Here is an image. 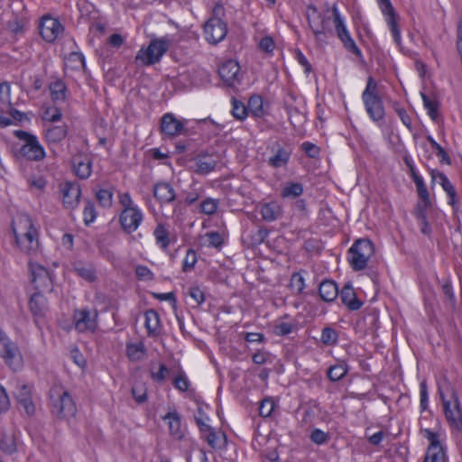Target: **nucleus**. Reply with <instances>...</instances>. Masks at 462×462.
Returning <instances> with one entry per match:
<instances>
[{
	"label": "nucleus",
	"mask_w": 462,
	"mask_h": 462,
	"mask_svg": "<svg viewBox=\"0 0 462 462\" xmlns=\"http://www.w3.org/2000/svg\"><path fill=\"white\" fill-rule=\"evenodd\" d=\"M15 243L19 249L32 254L39 249V236L32 218L26 214H19L12 223Z\"/></svg>",
	"instance_id": "1"
},
{
	"label": "nucleus",
	"mask_w": 462,
	"mask_h": 462,
	"mask_svg": "<svg viewBox=\"0 0 462 462\" xmlns=\"http://www.w3.org/2000/svg\"><path fill=\"white\" fill-rule=\"evenodd\" d=\"M51 412L60 420H68L75 416L76 404L67 390L61 385H54L49 393Z\"/></svg>",
	"instance_id": "2"
},
{
	"label": "nucleus",
	"mask_w": 462,
	"mask_h": 462,
	"mask_svg": "<svg viewBox=\"0 0 462 462\" xmlns=\"http://www.w3.org/2000/svg\"><path fill=\"white\" fill-rule=\"evenodd\" d=\"M439 395L448 427L452 431L462 433V405L458 394L452 389L450 394L447 396L439 388Z\"/></svg>",
	"instance_id": "3"
},
{
	"label": "nucleus",
	"mask_w": 462,
	"mask_h": 462,
	"mask_svg": "<svg viewBox=\"0 0 462 462\" xmlns=\"http://www.w3.org/2000/svg\"><path fill=\"white\" fill-rule=\"evenodd\" d=\"M309 24L316 37V40L323 42L327 38V34H333L331 28V21L333 20V8L328 9L326 13L321 14L314 6L309 7L307 15Z\"/></svg>",
	"instance_id": "4"
},
{
	"label": "nucleus",
	"mask_w": 462,
	"mask_h": 462,
	"mask_svg": "<svg viewBox=\"0 0 462 462\" xmlns=\"http://www.w3.org/2000/svg\"><path fill=\"white\" fill-rule=\"evenodd\" d=\"M374 254V246L371 240L358 239L348 250V262L354 271H362Z\"/></svg>",
	"instance_id": "5"
},
{
	"label": "nucleus",
	"mask_w": 462,
	"mask_h": 462,
	"mask_svg": "<svg viewBox=\"0 0 462 462\" xmlns=\"http://www.w3.org/2000/svg\"><path fill=\"white\" fill-rule=\"evenodd\" d=\"M168 41L157 39L150 42L147 48H141L134 59L135 63L150 66L159 62L168 50Z\"/></svg>",
	"instance_id": "6"
},
{
	"label": "nucleus",
	"mask_w": 462,
	"mask_h": 462,
	"mask_svg": "<svg viewBox=\"0 0 462 462\" xmlns=\"http://www.w3.org/2000/svg\"><path fill=\"white\" fill-rule=\"evenodd\" d=\"M0 356L14 371L23 367V356L18 346L0 328Z\"/></svg>",
	"instance_id": "7"
},
{
	"label": "nucleus",
	"mask_w": 462,
	"mask_h": 462,
	"mask_svg": "<svg viewBox=\"0 0 462 462\" xmlns=\"http://www.w3.org/2000/svg\"><path fill=\"white\" fill-rule=\"evenodd\" d=\"M14 397L19 409H23L28 417L35 414L36 407L33 402V386L22 381H18L14 391Z\"/></svg>",
	"instance_id": "8"
},
{
	"label": "nucleus",
	"mask_w": 462,
	"mask_h": 462,
	"mask_svg": "<svg viewBox=\"0 0 462 462\" xmlns=\"http://www.w3.org/2000/svg\"><path fill=\"white\" fill-rule=\"evenodd\" d=\"M15 135L24 141L20 150L22 156L31 161H41L45 157V151L36 136L22 130L16 131Z\"/></svg>",
	"instance_id": "9"
},
{
	"label": "nucleus",
	"mask_w": 462,
	"mask_h": 462,
	"mask_svg": "<svg viewBox=\"0 0 462 462\" xmlns=\"http://www.w3.org/2000/svg\"><path fill=\"white\" fill-rule=\"evenodd\" d=\"M98 313L96 310L87 308L75 310L73 312V324L79 333L94 332L97 328Z\"/></svg>",
	"instance_id": "10"
},
{
	"label": "nucleus",
	"mask_w": 462,
	"mask_h": 462,
	"mask_svg": "<svg viewBox=\"0 0 462 462\" xmlns=\"http://www.w3.org/2000/svg\"><path fill=\"white\" fill-rule=\"evenodd\" d=\"M333 23L335 25V30L337 37L342 42L344 47L356 57H362V52L360 49L356 44L355 41L350 36L349 32L347 31L345 23L340 16L339 11L336 5H333Z\"/></svg>",
	"instance_id": "11"
},
{
	"label": "nucleus",
	"mask_w": 462,
	"mask_h": 462,
	"mask_svg": "<svg viewBox=\"0 0 462 462\" xmlns=\"http://www.w3.org/2000/svg\"><path fill=\"white\" fill-rule=\"evenodd\" d=\"M29 268L32 275V283L36 292L46 293L53 290L52 279L49 271L41 264L29 262Z\"/></svg>",
	"instance_id": "12"
},
{
	"label": "nucleus",
	"mask_w": 462,
	"mask_h": 462,
	"mask_svg": "<svg viewBox=\"0 0 462 462\" xmlns=\"http://www.w3.org/2000/svg\"><path fill=\"white\" fill-rule=\"evenodd\" d=\"M227 33V25L220 17H210L204 24V36L210 44L222 42Z\"/></svg>",
	"instance_id": "13"
},
{
	"label": "nucleus",
	"mask_w": 462,
	"mask_h": 462,
	"mask_svg": "<svg viewBox=\"0 0 462 462\" xmlns=\"http://www.w3.org/2000/svg\"><path fill=\"white\" fill-rule=\"evenodd\" d=\"M143 219L142 210L137 208L122 209L119 215V223L124 232L132 234L138 229Z\"/></svg>",
	"instance_id": "14"
},
{
	"label": "nucleus",
	"mask_w": 462,
	"mask_h": 462,
	"mask_svg": "<svg viewBox=\"0 0 462 462\" xmlns=\"http://www.w3.org/2000/svg\"><path fill=\"white\" fill-rule=\"evenodd\" d=\"M218 73L228 87L234 88L241 81L240 66L234 60L223 63L218 69Z\"/></svg>",
	"instance_id": "15"
},
{
	"label": "nucleus",
	"mask_w": 462,
	"mask_h": 462,
	"mask_svg": "<svg viewBox=\"0 0 462 462\" xmlns=\"http://www.w3.org/2000/svg\"><path fill=\"white\" fill-rule=\"evenodd\" d=\"M63 31L61 23L55 18L44 16L40 24V33L48 42H53Z\"/></svg>",
	"instance_id": "16"
},
{
	"label": "nucleus",
	"mask_w": 462,
	"mask_h": 462,
	"mask_svg": "<svg viewBox=\"0 0 462 462\" xmlns=\"http://www.w3.org/2000/svg\"><path fill=\"white\" fill-rule=\"evenodd\" d=\"M60 191L65 208L74 209L78 207L81 195V189L78 183L65 182L61 186Z\"/></svg>",
	"instance_id": "17"
},
{
	"label": "nucleus",
	"mask_w": 462,
	"mask_h": 462,
	"mask_svg": "<svg viewBox=\"0 0 462 462\" xmlns=\"http://www.w3.org/2000/svg\"><path fill=\"white\" fill-rule=\"evenodd\" d=\"M379 6L384 15L387 16V24L393 33L394 42L397 44L401 43V33L397 25V17L394 8L390 0H377Z\"/></svg>",
	"instance_id": "18"
},
{
	"label": "nucleus",
	"mask_w": 462,
	"mask_h": 462,
	"mask_svg": "<svg viewBox=\"0 0 462 462\" xmlns=\"http://www.w3.org/2000/svg\"><path fill=\"white\" fill-rule=\"evenodd\" d=\"M161 130L170 137L178 136L184 131V124L173 114L167 113L161 119Z\"/></svg>",
	"instance_id": "19"
},
{
	"label": "nucleus",
	"mask_w": 462,
	"mask_h": 462,
	"mask_svg": "<svg viewBox=\"0 0 462 462\" xmlns=\"http://www.w3.org/2000/svg\"><path fill=\"white\" fill-rule=\"evenodd\" d=\"M364 102L365 110L369 116V117L374 121L378 122L384 117L385 112L383 104V100L380 96L378 97H362Z\"/></svg>",
	"instance_id": "20"
},
{
	"label": "nucleus",
	"mask_w": 462,
	"mask_h": 462,
	"mask_svg": "<svg viewBox=\"0 0 462 462\" xmlns=\"http://www.w3.org/2000/svg\"><path fill=\"white\" fill-rule=\"evenodd\" d=\"M338 294L342 303L350 310H357L363 305L362 301L357 299L356 293L349 282L343 286L340 293Z\"/></svg>",
	"instance_id": "21"
},
{
	"label": "nucleus",
	"mask_w": 462,
	"mask_h": 462,
	"mask_svg": "<svg viewBox=\"0 0 462 462\" xmlns=\"http://www.w3.org/2000/svg\"><path fill=\"white\" fill-rule=\"evenodd\" d=\"M91 160L87 155H75L72 165L76 175L80 179H88L92 171Z\"/></svg>",
	"instance_id": "22"
},
{
	"label": "nucleus",
	"mask_w": 462,
	"mask_h": 462,
	"mask_svg": "<svg viewBox=\"0 0 462 462\" xmlns=\"http://www.w3.org/2000/svg\"><path fill=\"white\" fill-rule=\"evenodd\" d=\"M430 175L433 181H437L438 180H439V184L449 198L448 204L454 207L456 203L457 192L455 187L449 181L448 177L438 170H432Z\"/></svg>",
	"instance_id": "23"
},
{
	"label": "nucleus",
	"mask_w": 462,
	"mask_h": 462,
	"mask_svg": "<svg viewBox=\"0 0 462 462\" xmlns=\"http://www.w3.org/2000/svg\"><path fill=\"white\" fill-rule=\"evenodd\" d=\"M29 306L35 318H42L48 310V301L43 293L35 292L32 295Z\"/></svg>",
	"instance_id": "24"
},
{
	"label": "nucleus",
	"mask_w": 462,
	"mask_h": 462,
	"mask_svg": "<svg viewBox=\"0 0 462 462\" xmlns=\"http://www.w3.org/2000/svg\"><path fill=\"white\" fill-rule=\"evenodd\" d=\"M153 196L160 203H170L175 199V191L171 184L159 182L154 185Z\"/></svg>",
	"instance_id": "25"
},
{
	"label": "nucleus",
	"mask_w": 462,
	"mask_h": 462,
	"mask_svg": "<svg viewBox=\"0 0 462 462\" xmlns=\"http://www.w3.org/2000/svg\"><path fill=\"white\" fill-rule=\"evenodd\" d=\"M217 164V161L213 155H199L195 160V172L201 175L208 174L213 171Z\"/></svg>",
	"instance_id": "26"
},
{
	"label": "nucleus",
	"mask_w": 462,
	"mask_h": 462,
	"mask_svg": "<svg viewBox=\"0 0 462 462\" xmlns=\"http://www.w3.org/2000/svg\"><path fill=\"white\" fill-rule=\"evenodd\" d=\"M337 283L331 280H324L319 287V294L326 302H332L338 296Z\"/></svg>",
	"instance_id": "27"
},
{
	"label": "nucleus",
	"mask_w": 462,
	"mask_h": 462,
	"mask_svg": "<svg viewBox=\"0 0 462 462\" xmlns=\"http://www.w3.org/2000/svg\"><path fill=\"white\" fill-rule=\"evenodd\" d=\"M73 270L79 277L88 282H92L97 279L96 270L89 263L76 261L73 263Z\"/></svg>",
	"instance_id": "28"
},
{
	"label": "nucleus",
	"mask_w": 462,
	"mask_h": 462,
	"mask_svg": "<svg viewBox=\"0 0 462 462\" xmlns=\"http://www.w3.org/2000/svg\"><path fill=\"white\" fill-rule=\"evenodd\" d=\"M260 214L264 221L273 222L282 215V209L277 202L270 201L261 205Z\"/></svg>",
	"instance_id": "29"
},
{
	"label": "nucleus",
	"mask_w": 462,
	"mask_h": 462,
	"mask_svg": "<svg viewBox=\"0 0 462 462\" xmlns=\"http://www.w3.org/2000/svg\"><path fill=\"white\" fill-rule=\"evenodd\" d=\"M68 134L66 125L51 126L45 131V139L48 143L56 144L60 143Z\"/></svg>",
	"instance_id": "30"
},
{
	"label": "nucleus",
	"mask_w": 462,
	"mask_h": 462,
	"mask_svg": "<svg viewBox=\"0 0 462 462\" xmlns=\"http://www.w3.org/2000/svg\"><path fill=\"white\" fill-rule=\"evenodd\" d=\"M153 236L159 247L166 251L171 243V234L166 226L162 223L157 224L153 231Z\"/></svg>",
	"instance_id": "31"
},
{
	"label": "nucleus",
	"mask_w": 462,
	"mask_h": 462,
	"mask_svg": "<svg viewBox=\"0 0 462 462\" xmlns=\"http://www.w3.org/2000/svg\"><path fill=\"white\" fill-rule=\"evenodd\" d=\"M163 420L167 421L170 433L176 439L182 438L180 417L177 411L168 412Z\"/></svg>",
	"instance_id": "32"
},
{
	"label": "nucleus",
	"mask_w": 462,
	"mask_h": 462,
	"mask_svg": "<svg viewBox=\"0 0 462 462\" xmlns=\"http://www.w3.org/2000/svg\"><path fill=\"white\" fill-rule=\"evenodd\" d=\"M126 355L131 361H141L146 356V347L143 342L126 344Z\"/></svg>",
	"instance_id": "33"
},
{
	"label": "nucleus",
	"mask_w": 462,
	"mask_h": 462,
	"mask_svg": "<svg viewBox=\"0 0 462 462\" xmlns=\"http://www.w3.org/2000/svg\"><path fill=\"white\" fill-rule=\"evenodd\" d=\"M51 97L54 102H64L66 99L67 87L61 79H56L50 83Z\"/></svg>",
	"instance_id": "34"
},
{
	"label": "nucleus",
	"mask_w": 462,
	"mask_h": 462,
	"mask_svg": "<svg viewBox=\"0 0 462 462\" xmlns=\"http://www.w3.org/2000/svg\"><path fill=\"white\" fill-rule=\"evenodd\" d=\"M94 192L95 197L101 207L106 208L112 207L114 196L112 188H96Z\"/></svg>",
	"instance_id": "35"
},
{
	"label": "nucleus",
	"mask_w": 462,
	"mask_h": 462,
	"mask_svg": "<svg viewBox=\"0 0 462 462\" xmlns=\"http://www.w3.org/2000/svg\"><path fill=\"white\" fill-rule=\"evenodd\" d=\"M145 328L149 336L158 334L160 317L156 310H149L145 312Z\"/></svg>",
	"instance_id": "36"
},
{
	"label": "nucleus",
	"mask_w": 462,
	"mask_h": 462,
	"mask_svg": "<svg viewBox=\"0 0 462 462\" xmlns=\"http://www.w3.org/2000/svg\"><path fill=\"white\" fill-rule=\"evenodd\" d=\"M291 157V152L280 147L277 152L269 158L268 163L273 168H281L285 166Z\"/></svg>",
	"instance_id": "37"
},
{
	"label": "nucleus",
	"mask_w": 462,
	"mask_h": 462,
	"mask_svg": "<svg viewBox=\"0 0 462 462\" xmlns=\"http://www.w3.org/2000/svg\"><path fill=\"white\" fill-rule=\"evenodd\" d=\"M348 372V365L345 362H338L328 369V377L332 382L341 380Z\"/></svg>",
	"instance_id": "38"
},
{
	"label": "nucleus",
	"mask_w": 462,
	"mask_h": 462,
	"mask_svg": "<svg viewBox=\"0 0 462 462\" xmlns=\"http://www.w3.org/2000/svg\"><path fill=\"white\" fill-rule=\"evenodd\" d=\"M338 341V332L328 326L322 328L321 330V336H320V342L328 346H335L337 344Z\"/></svg>",
	"instance_id": "39"
},
{
	"label": "nucleus",
	"mask_w": 462,
	"mask_h": 462,
	"mask_svg": "<svg viewBox=\"0 0 462 462\" xmlns=\"http://www.w3.org/2000/svg\"><path fill=\"white\" fill-rule=\"evenodd\" d=\"M303 193V186L298 182H290L282 190L283 198H297Z\"/></svg>",
	"instance_id": "40"
},
{
	"label": "nucleus",
	"mask_w": 462,
	"mask_h": 462,
	"mask_svg": "<svg viewBox=\"0 0 462 462\" xmlns=\"http://www.w3.org/2000/svg\"><path fill=\"white\" fill-rule=\"evenodd\" d=\"M290 289L295 294H300L305 289V279L301 273H292L290 280Z\"/></svg>",
	"instance_id": "41"
},
{
	"label": "nucleus",
	"mask_w": 462,
	"mask_h": 462,
	"mask_svg": "<svg viewBox=\"0 0 462 462\" xmlns=\"http://www.w3.org/2000/svg\"><path fill=\"white\" fill-rule=\"evenodd\" d=\"M248 111L255 117L263 115V99L260 96H252L248 100Z\"/></svg>",
	"instance_id": "42"
},
{
	"label": "nucleus",
	"mask_w": 462,
	"mask_h": 462,
	"mask_svg": "<svg viewBox=\"0 0 462 462\" xmlns=\"http://www.w3.org/2000/svg\"><path fill=\"white\" fill-rule=\"evenodd\" d=\"M97 216L96 207L93 201L86 200L85 208L83 210V220L86 226L92 224Z\"/></svg>",
	"instance_id": "43"
},
{
	"label": "nucleus",
	"mask_w": 462,
	"mask_h": 462,
	"mask_svg": "<svg viewBox=\"0 0 462 462\" xmlns=\"http://www.w3.org/2000/svg\"><path fill=\"white\" fill-rule=\"evenodd\" d=\"M444 448L437 449L436 447L428 448L423 462H446Z\"/></svg>",
	"instance_id": "44"
},
{
	"label": "nucleus",
	"mask_w": 462,
	"mask_h": 462,
	"mask_svg": "<svg viewBox=\"0 0 462 462\" xmlns=\"http://www.w3.org/2000/svg\"><path fill=\"white\" fill-rule=\"evenodd\" d=\"M232 115L235 118L244 120L248 115V108L236 98H232Z\"/></svg>",
	"instance_id": "45"
},
{
	"label": "nucleus",
	"mask_w": 462,
	"mask_h": 462,
	"mask_svg": "<svg viewBox=\"0 0 462 462\" xmlns=\"http://www.w3.org/2000/svg\"><path fill=\"white\" fill-rule=\"evenodd\" d=\"M423 105L428 110V114L432 120H436L438 117L439 104L436 100L431 99L426 94H421Z\"/></svg>",
	"instance_id": "46"
},
{
	"label": "nucleus",
	"mask_w": 462,
	"mask_h": 462,
	"mask_svg": "<svg viewBox=\"0 0 462 462\" xmlns=\"http://www.w3.org/2000/svg\"><path fill=\"white\" fill-rule=\"evenodd\" d=\"M218 208V200L208 198L200 203V210L203 214L213 215L217 212Z\"/></svg>",
	"instance_id": "47"
},
{
	"label": "nucleus",
	"mask_w": 462,
	"mask_h": 462,
	"mask_svg": "<svg viewBox=\"0 0 462 462\" xmlns=\"http://www.w3.org/2000/svg\"><path fill=\"white\" fill-rule=\"evenodd\" d=\"M0 448L7 454H13L16 450L14 438L9 435H3L0 439Z\"/></svg>",
	"instance_id": "48"
},
{
	"label": "nucleus",
	"mask_w": 462,
	"mask_h": 462,
	"mask_svg": "<svg viewBox=\"0 0 462 462\" xmlns=\"http://www.w3.org/2000/svg\"><path fill=\"white\" fill-rule=\"evenodd\" d=\"M197 261H198V258H197L196 252L193 249H188L186 256L183 260L182 271L187 273V272L193 270V268L196 265Z\"/></svg>",
	"instance_id": "49"
},
{
	"label": "nucleus",
	"mask_w": 462,
	"mask_h": 462,
	"mask_svg": "<svg viewBox=\"0 0 462 462\" xmlns=\"http://www.w3.org/2000/svg\"><path fill=\"white\" fill-rule=\"evenodd\" d=\"M0 102L3 105H7L8 106H13L11 99V86L6 81L0 83Z\"/></svg>",
	"instance_id": "50"
},
{
	"label": "nucleus",
	"mask_w": 462,
	"mask_h": 462,
	"mask_svg": "<svg viewBox=\"0 0 462 462\" xmlns=\"http://www.w3.org/2000/svg\"><path fill=\"white\" fill-rule=\"evenodd\" d=\"M275 404L273 400L266 398L263 400L259 406V414L263 418H267L272 415L274 410Z\"/></svg>",
	"instance_id": "51"
},
{
	"label": "nucleus",
	"mask_w": 462,
	"mask_h": 462,
	"mask_svg": "<svg viewBox=\"0 0 462 462\" xmlns=\"http://www.w3.org/2000/svg\"><path fill=\"white\" fill-rule=\"evenodd\" d=\"M420 407L421 411H425L429 407V393L425 380L420 383Z\"/></svg>",
	"instance_id": "52"
},
{
	"label": "nucleus",
	"mask_w": 462,
	"mask_h": 462,
	"mask_svg": "<svg viewBox=\"0 0 462 462\" xmlns=\"http://www.w3.org/2000/svg\"><path fill=\"white\" fill-rule=\"evenodd\" d=\"M135 275L141 281L150 282L154 279L153 273L145 265H137L135 267Z\"/></svg>",
	"instance_id": "53"
},
{
	"label": "nucleus",
	"mask_w": 462,
	"mask_h": 462,
	"mask_svg": "<svg viewBox=\"0 0 462 462\" xmlns=\"http://www.w3.org/2000/svg\"><path fill=\"white\" fill-rule=\"evenodd\" d=\"M422 432H423V437L430 441V446L428 447V448H432L435 447L437 449L443 448V447L441 446V444L439 440V436L437 433L433 432L432 430H430L429 429L424 430Z\"/></svg>",
	"instance_id": "54"
},
{
	"label": "nucleus",
	"mask_w": 462,
	"mask_h": 462,
	"mask_svg": "<svg viewBox=\"0 0 462 462\" xmlns=\"http://www.w3.org/2000/svg\"><path fill=\"white\" fill-rule=\"evenodd\" d=\"M173 385L180 392H186L189 387V381L188 380L185 374L183 372H180L173 379Z\"/></svg>",
	"instance_id": "55"
},
{
	"label": "nucleus",
	"mask_w": 462,
	"mask_h": 462,
	"mask_svg": "<svg viewBox=\"0 0 462 462\" xmlns=\"http://www.w3.org/2000/svg\"><path fill=\"white\" fill-rule=\"evenodd\" d=\"M431 205L430 199L427 200H420L416 205L415 217L418 220H423L426 217V210Z\"/></svg>",
	"instance_id": "56"
},
{
	"label": "nucleus",
	"mask_w": 462,
	"mask_h": 462,
	"mask_svg": "<svg viewBox=\"0 0 462 462\" xmlns=\"http://www.w3.org/2000/svg\"><path fill=\"white\" fill-rule=\"evenodd\" d=\"M377 84L372 77L368 78L366 87L362 93V97H378Z\"/></svg>",
	"instance_id": "57"
},
{
	"label": "nucleus",
	"mask_w": 462,
	"mask_h": 462,
	"mask_svg": "<svg viewBox=\"0 0 462 462\" xmlns=\"http://www.w3.org/2000/svg\"><path fill=\"white\" fill-rule=\"evenodd\" d=\"M413 181L416 185V189H417V192H418V196H419L420 199L427 200V199H430V193H429L427 187L423 181V179L421 177L416 178V180H414Z\"/></svg>",
	"instance_id": "58"
},
{
	"label": "nucleus",
	"mask_w": 462,
	"mask_h": 462,
	"mask_svg": "<svg viewBox=\"0 0 462 462\" xmlns=\"http://www.w3.org/2000/svg\"><path fill=\"white\" fill-rule=\"evenodd\" d=\"M310 439L313 443L321 445L328 440V436L323 430L319 429H315L311 431Z\"/></svg>",
	"instance_id": "59"
},
{
	"label": "nucleus",
	"mask_w": 462,
	"mask_h": 462,
	"mask_svg": "<svg viewBox=\"0 0 462 462\" xmlns=\"http://www.w3.org/2000/svg\"><path fill=\"white\" fill-rule=\"evenodd\" d=\"M6 28L17 34L23 32V23L18 17H14L12 20H9L6 23Z\"/></svg>",
	"instance_id": "60"
},
{
	"label": "nucleus",
	"mask_w": 462,
	"mask_h": 462,
	"mask_svg": "<svg viewBox=\"0 0 462 462\" xmlns=\"http://www.w3.org/2000/svg\"><path fill=\"white\" fill-rule=\"evenodd\" d=\"M209 246L219 247L223 244L222 236L219 233L211 231L206 234Z\"/></svg>",
	"instance_id": "61"
},
{
	"label": "nucleus",
	"mask_w": 462,
	"mask_h": 462,
	"mask_svg": "<svg viewBox=\"0 0 462 462\" xmlns=\"http://www.w3.org/2000/svg\"><path fill=\"white\" fill-rule=\"evenodd\" d=\"M301 148L310 158H317L319 154V148L310 142L303 143Z\"/></svg>",
	"instance_id": "62"
},
{
	"label": "nucleus",
	"mask_w": 462,
	"mask_h": 462,
	"mask_svg": "<svg viewBox=\"0 0 462 462\" xmlns=\"http://www.w3.org/2000/svg\"><path fill=\"white\" fill-rule=\"evenodd\" d=\"M294 329V326L291 323L282 322L277 324L274 328V331L278 336H286L291 334Z\"/></svg>",
	"instance_id": "63"
},
{
	"label": "nucleus",
	"mask_w": 462,
	"mask_h": 462,
	"mask_svg": "<svg viewBox=\"0 0 462 462\" xmlns=\"http://www.w3.org/2000/svg\"><path fill=\"white\" fill-rule=\"evenodd\" d=\"M189 295L198 305H200L205 301L204 292L199 287H191L189 291Z\"/></svg>",
	"instance_id": "64"
}]
</instances>
